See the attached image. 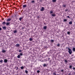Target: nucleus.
<instances>
[{
	"instance_id": "35",
	"label": "nucleus",
	"mask_w": 75,
	"mask_h": 75,
	"mask_svg": "<svg viewBox=\"0 0 75 75\" xmlns=\"http://www.w3.org/2000/svg\"><path fill=\"white\" fill-rule=\"evenodd\" d=\"M73 69L74 70H75V68L74 67H73Z\"/></svg>"
},
{
	"instance_id": "31",
	"label": "nucleus",
	"mask_w": 75,
	"mask_h": 75,
	"mask_svg": "<svg viewBox=\"0 0 75 75\" xmlns=\"http://www.w3.org/2000/svg\"><path fill=\"white\" fill-rule=\"evenodd\" d=\"M63 7H66V5H64L63 6Z\"/></svg>"
},
{
	"instance_id": "9",
	"label": "nucleus",
	"mask_w": 75,
	"mask_h": 75,
	"mask_svg": "<svg viewBox=\"0 0 75 75\" xmlns=\"http://www.w3.org/2000/svg\"><path fill=\"white\" fill-rule=\"evenodd\" d=\"M7 61H8V60H7V59H5L4 60V62H5V63L7 62Z\"/></svg>"
},
{
	"instance_id": "4",
	"label": "nucleus",
	"mask_w": 75,
	"mask_h": 75,
	"mask_svg": "<svg viewBox=\"0 0 75 75\" xmlns=\"http://www.w3.org/2000/svg\"><path fill=\"white\" fill-rule=\"evenodd\" d=\"M44 10V7H42L40 9V11H43Z\"/></svg>"
},
{
	"instance_id": "6",
	"label": "nucleus",
	"mask_w": 75,
	"mask_h": 75,
	"mask_svg": "<svg viewBox=\"0 0 75 75\" xmlns=\"http://www.w3.org/2000/svg\"><path fill=\"white\" fill-rule=\"evenodd\" d=\"M15 46H16V47H18L20 46V44H16L15 45Z\"/></svg>"
},
{
	"instance_id": "37",
	"label": "nucleus",
	"mask_w": 75,
	"mask_h": 75,
	"mask_svg": "<svg viewBox=\"0 0 75 75\" xmlns=\"http://www.w3.org/2000/svg\"><path fill=\"white\" fill-rule=\"evenodd\" d=\"M18 67H17V69H16V70H17V69H18Z\"/></svg>"
},
{
	"instance_id": "22",
	"label": "nucleus",
	"mask_w": 75,
	"mask_h": 75,
	"mask_svg": "<svg viewBox=\"0 0 75 75\" xmlns=\"http://www.w3.org/2000/svg\"><path fill=\"white\" fill-rule=\"evenodd\" d=\"M52 1L53 2H56V0H52Z\"/></svg>"
},
{
	"instance_id": "28",
	"label": "nucleus",
	"mask_w": 75,
	"mask_h": 75,
	"mask_svg": "<svg viewBox=\"0 0 75 75\" xmlns=\"http://www.w3.org/2000/svg\"><path fill=\"white\" fill-rule=\"evenodd\" d=\"M70 34V32H67V34Z\"/></svg>"
},
{
	"instance_id": "1",
	"label": "nucleus",
	"mask_w": 75,
	"mask_h": 75,
	"mask_svg": "<svg viewBox=\"0 0 75 75\" xmlns=\"http://www.w3.org/2000/svg\"><path fill=\"white\" fill-rule=\"evenodd\" d=\"M53 13V11H50V14H51V16H52V17H55V16H56V14H55V12H54Z\"/></svg>"
},
{
	"instance_id": "29",
	"label": "nucleus",
	"mask_w": 75,
	"mask_h": 75,
	"mask_svg": "<svg viewBox=\"0 0 75 75\" xmlns=\"http://www.w3.org/2000/svg\"><path fill=\"white\" fill-rule=\"evenodd\" d=\"M19 52H22V51H21V50H19Z\"/></svg>"
},
{
	"instance_id": "42",
	"label": "nucleus",
	"mask_w": 75,
	"mask_h": 75,
	"mask_svg": "<svg viewBox=\"0 0 75 75\" xmlns=\"http://www.w3.org/2000/svg\"><path fill=\"white\" fill-rule=\"evenodd\" d=\"M48 59H50V58H49Z\"/></svg>"
},
{
	"instance_id": "12",
	"label": "nucleus",
	"mask_w": 75,
	"mask_h": 75,
	"mask_svg": "<svg viewBox=\"0 0 75 75\" xmlns=\"http://www.w3.org/2000/svg\"><path fill=\"white\" fill-rule=\"evenodd\" d=\"M43 67H47V64H43Z\"/></svg>"
},
{
	"instance_id": "33",
	"label": "nucleus",
	"mask_w": 75,
	"mask_h": 75,
	"mask_svg": "<svg viewBox=\"0 0 75 75\" xmlns=\"http://www.w3.org/2000/svg\"><path fill=\"white\" fill-rule=\"evenodd\" d=\"M54 40H51V41L52 42H54Z\"/></svg>"
},
{
	"instance_id": "15",
	"label": "nucleus",
	"mask_w": 75,
	"mask_h": 75,
	"mask_svg": "<svg viewBox=\"0 0 75 75\" xmlns=\"http://www.w3.org/2000/svg\"><path fill=\"white\" fill-rule=\"evenodd\" d=\"M29 40H30V41H33V38H30L29 39Z\"/></svg>"
},
{
	"instance_id": "11",
	"label": "nucleus",
	"mask_w": 75,
	"mask_h": 75,
	"mask_svg": "<svg viewBox=\"0 0 75 75\" xmlns=\"http://www.w3.org/2000/svg\"><path fill=\"white\" fill-rule=\"evenodd\" d=\"M2 28L3 29H4V30H6V26L2 27Z\"/></svg>"
},
{
	"instance_id": "25",
	"label": "nucleus",
	"mask_w": 75,
	"mask_h": 75,
	"mask_svg": "<svg viewBox=\"0 0 75 75\" xmlns=\"http://www.w3.org/2000/svg\"><path fill=\"white\" fill-rule=\"evenodd\" d=\"M25 72L26 74H28V71H27V70L25 71Z\"/></svg>"
},
{
	"instance_id": "30",
	"label": "nucleus",
	"mask_w": 75,
	"mask_h": 75,
	"mask_svg": "<svg viewBox=\"0 0 75 75\" xmlns=\"http://www.w3.org/2000/svg\"><path fill=\"white\" fill-rule=\"evenodd\" d=\"M31 3H34V1L33 0L31 1Z\"/></svg>"
},
{
	"instance_id": "21",
	"label": "nucleus",
	"mask_w": 75,
	"mask_h": 75,
	"mask_svg": "<svg viewBox=\"0 0 75 75\" xmlns=\"http://www.w3.org/2000/svg\"><path fill=\"white\" fill-rule=\"evenodd\" d=\"M72 66L71 65L70 66L69 68L70 69H71L72 68Z\"/></svg>"
},
{
	"instance_id": "7",
	"label": "nucleus",
	"mask_w": 75,
	"mask_h": 75,
	"mask_svg": "<svg viewBox=\"0 0 75 75\" xmlns=\"http://www.w3.org/2000/svg\"><path fill=\"white\" fill-rule=\"evenodd\" d=\"M11 19L9 18L8 19V20H7L6 21H11Z\"/></svg>"
},
{
	"instance_id": "26",
	"label": "nucleus",
	"mask_w": 75,
	"mask_h": 75,
	"mask_svg": "<svg viewBox=\"0 0 75 75\" xmlns=\"http://www.w3.org/2000/svg\"><path fill=\"white\" fill-rule=\"evenodd\" d=\"M20 55H21V56H22V55H23V54H22V53H20Z\"/></svg>"
},
{
	"instance_id": "36",
	"label": "nucleus",
	"mask_w": 75,
	"mask_h": 75,
	"mask_svg": "<svg viewBox=\"0 0 75 75\" xmlns=\"http://www.w3.org/2000/svg\"><path fill=\"white\" fill-rule=\"evenodd\" d=\"M67 17V18H69V16H68Z\"/></svg>"
},
{
	"instance_id": "5",
	"label": "nucleus",
	"mask_w": 75,
	"mask_h": 75,
	"mask_svg": "<svg viewBox=\"0 0 75 75\" xmlns=\"http://www.w3.org/2000/svg\"><path fill=\"white\" fill-rule=\"evenodd\" d=\"M10 22H6V25H10Z\"/></svg>"
},
{
	"instance_id": "16",
	"label": "nucleus",
	"mask_w": 75,
	"mask_h": 75,
	"mask_svg": "<svg viewBox=\"0 0 75 75\" xmlns=\"http://www.w3.org/2000/svg\"><path fill=\"white\" fill-rule=\"evenodd\" d=\"M63 21H64V22H65V21H67V20L66 19H64Z\"/></svg>"
},
{
	"instance_id": "8",
	"label": "nucleus",
	"mask_w": 75,
	"mask_h": 75,
	"mask_svg": "<svg viewBox=\"0 0 75 75\" xmlns=\"http://www.w3.org/2000/svg\"><path fill=\"white\" fill-rule=\"evenodd\" d=\"M47 27L46 26H44L43 27V29L44 30H46L47 29Z\"/></svg>"
},
{
	"instance_id": "3",
	"label": "nucleus",
	"mask_w": 75,
	"mask_h": 75,
	"mask_svg": "<svg viewBox=\"0 0 75 75\" xmlns=\"http://www.w3.org/2000/svg\"><path fill=\"white\" fill-rule=\"evenodd\" d=\"M6 51H7L6 50L3 49L2 51V53H5V52H6Z\"/></svg>"
},
{
	"instance_id": "20",
	"label": "nucleus",
	"mask_w": 75,
	"mask_h": 75,
	"mask_svg": "<svg viewBox=\"0 0 75 75\" xmlns=\"http://www.w3.org/2000/svg\"><path fill=\"white\" fill-rule=\"evenodd\" d=\"M64 61L65 62H66V63H67V62H68V61H67V60H65Z\"/></svg>"
},
{
	"instance_id": "24",
	"label": "nucleus",
	"mask_w": 75,
	"mask_h": 75,
	"mask_svg": "<svg viewBox=\"0 0 75 75\" xmlns=\"http://www.w3.org/2000/svg\"><path fill=\"white\" fill-rule=\"evenodd\" d=\"M3 60H1L0 61V62L2 63L3 62Z\"/></svg>"
},
{
	"instance_id": "14",
	"label": "nucleus",
	"mask_w": 75,
	"mask_h": 75,
	"mask_svg": "<svg viewBox=\"0 0 75 75\" xmlns=\"http://www.w3.org/2000/svg\"><path fill=\"white\" fill-rule=\"evenodd\" d=\"M69 24H72V21H71L69 22Z\"/></svg>"
},
{
	"instance_id": "39",
	"label": "nucleus",
	"mask_w": 75,
	"mask_h": 75,
	"mask_svg": "<svg viewBox=\"0 0 75 75\" xmlns=\"http://www.w3.org/2000/svg\"><path fill=\"white\" fill-rule=\"evenodd\" d=\"M61 71H62V72H63V71H64V70H61Z\"/></svg>"
},
{
	"instance_id": "38",
	"label": "nucleus",
	"mask_w": 75,
	"mask_h": 75,
	"mask_svg": "<svg viewBox=\"0 0 75 75\" xmlns=\"http://www.w3.org/2000/svg\"><path fill=\"white\" fill-rule=\"evenodd\" d=\"M2 30L1 28H0V31H1V30Z\"/></svg>"
},
{
	"instance_id": "2",
	"label": "nucleus",
	"mask_w": 75,
	"mask_h": 75,
	"mask_svg": "<svg viewBox=\"0 0 75 75\" xmlns=\"http://www.w3.org/2000/svg\"><path fill=\"white\" fill-rule=\"evenodd\" d=\"M68 50H69L68 52L69 54H71L72 53V50L69 48H68Z\"/></svg>"
},
{
	"instance_id": "32",
	"label": "nucleus",
	"mask_w": 75,
	"mask_h": 75,
	"mask_svg": "<svg viewBox=\"0 0 75 75\" xmlns=\"http://www.w3.org/2000/svg\"><path fill=\"white\" fill-rule=\"evenodd\" d=\"M37 73H40V71L38 70L37 71Z\"/></svg>"
},
{
	"instance_id": "40",
	"label": "nucleus",
	"mask_w": 75,
	"mask_h": 75,
	"mask_svg": "<svg viewBox=\"0 0 75 75\" xmlns=\"http://www.w3.org/2000/svg\"><path fill=\"white\" fill-rule=\"evenodd\" d=\"M54 75H57V74H55V73H54Z\"/></svg>"
},
{
	"instance_id": "18",
	"label": "nucleus",
	"mask_w": 75,
	"mask_h": 75,
	"mask_svg": "<svg viewBox=\"0 0 75 75\" xmlns=\"http://www.w3.org/2000/svg\"><path fill=\"white\" fill-rule=\"evenodd\" d=\"M18 58H20V55H18L17 56Z\"/></svg>"
},
{
	"instance_id": "17",
	"label": "nucleus",
	"mask_w": 75,
	"mask_h": 75,
	"mask_svg": "<svg viewBox=\"0 0 75 75\" xmlns=\"http://www.w3.org/2000/svg\"><path fill=\"white\" fill-rule=\"evenodd\" d=\"M73 51H75V48L73 47Z\"/></svg>"
},
{
	"instance_id": "34",
	"label": "nucleus",
	"mask_w": 75,
	"mask_h": 75,
	"mask_svg": "<svg viewBox=\"0 0 75 75\" xmlns=\"http://www.w3.org/2000/svg\"><path fill=\"white\" fill-rule=\"evenodd\" d=\"M57 46H58V47H59V44H58Z\"/></svg>"
},
{
	"instance_id": "10",
	"label": "nucleus",
	"mask_w": 75,
	"mask_h": 75,
	"mask_svg": "<svg viewBox=\"0 0 75 75\" xmlns=\"http://www.w3.org/2000/svg\"><path fill=\"white\" fill-rule=\"evenodd\" d=\"M26 7H27V5H24L23 6V7L24 8H25Z\"/></svg>"
},
{
	"instance_id": "27",
	"label": "nucleus",
	"mask_w": 75,
	"mask_h": 75,
	"mask_svg": "<svg viewBox=\"0 0 75 75\" xmlns=\"http://www.w3.org/2000/svg\"><path fill=\"white\" fill-rule=\"evenodd\" d=\"M17 33V31L16 30H15L14 31V33Z\"/></svg>"
},
{
	"instance_id": "23",
	"label": "nucleus",
	"mask_w": 75,
	"mask_h": 75,
	"mask_svg": "<svg viewBox=\"0 0 75 75\" xmlns=\"http://www.w3.org/2000/svg\"><path fill=\"white\" fill-rule=\"evenodd\" d=\"M24 69V67L22 66V67H21V69Z\"/></svg>"
},
{
	"instance_id": "41",
	"label": "nucleus",
	"mask_w": 75,
	"mask_h": 75,
	"mask_svg": "<svg viewBox=\"0 0 75 75\" xmlns=\"http://www.w3.org/2000/svg\"><path fill=\"white\" fill-rule=\"evenodd\" d=\"M23 28V29H24V28Z\"/></svg>"
},
{
	"instance_id": "13",
	"label": "nucleus",
	"mask_w": 75,
	"mask_h": 75,
	"mask_svg": "<svg viewBox=\"0 0 75 75\" xmlns=\"http://www.w3.org/2000/svg\"><path fill=\"white\" fill-rule=\"evenodd\" d=\"M2 24L4 25L6 24V22H4L2 23Z\"/></svg>"
},
{
	"instance_id": "19",
	"label": "nucleus",
	"mask_w": 75,
	"mask_h": 75,
	"mask_svg": "<svg viewBox=\"0 0 75 75\" xmlns=\"http://www.w3.org/2000/svg\"><path fill=\"white\" fill-rule=\"evenodd\" d=\"M21 20H22V17H20L19 18V20L21 21Z\"/></svg>"
}]
</instances>
